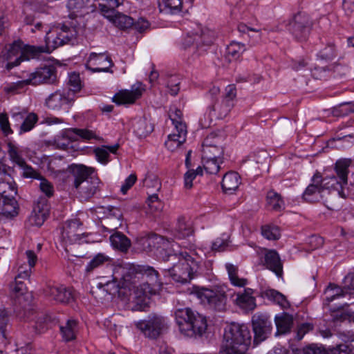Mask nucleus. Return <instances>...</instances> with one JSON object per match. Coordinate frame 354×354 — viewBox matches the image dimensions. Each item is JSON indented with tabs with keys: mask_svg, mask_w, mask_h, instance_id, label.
<instances>
[{
	"mask_svg": "<svg viewBox=\"0 0 354 354\" xmlns=\"http://www.w3.org/2000/svg\"><path fill=\"white\" fill-rule=\"evenodd\" d=\"M160 285L157 270L150 266H140L136 273L128 271L123 274L119 283L116 278L113 282H106L104 285L109 294H114L120 288L133 291L137 297L147 296L153 294L156 288Z\"/></svg>",
	"mask_w": 354,
	"mask_h": 354,
	"instance_id": "1",
	"label": "nucleus"
},
{
	"mask_svg": "<svg viewBox=\"0 0 354 354\" xmlns=\"http://www.w3.org/2000/svg\"><path fill=\"white\" fill-rule=\"evenodd\" d=\"M250 343L251 335L248 326L233 324L225 331L219 354H247Z\"/></svg>",
	"mask_w": 354,
	"mask_h": 354,
	"instance_id": "2",
	"label": "nucleus"
},
{
	"mask_svg": "<svg viewBox=\"0 0 354 354\" xmlns=\"http://www.w3.org/2000/svg\"><path fill=\"white\" fill-rule=\"evenodd\" d=\"M70 170L73 178V187L82 199L91 198L100 189V181L93 175V168L73 164L70 166Z\"/></svg>",
	"mask_w": 354,
	"mask_h": 354,
	"instance_id": "3",
	"label": "nucleus"
},
{
	"mask_svg": "<svg viewBox=\"0 0 354 354\" xmlns=\"http://www.w3.org/2000/svg\"><path fill=\"white\" fill-rule=\"evenodd\" d=\"M176 260L178 261L168 270L170 277L177 283H189L198 271V263L186 252H180Z\"/></svg>",
	"mask_w": 354,
	"mask_h": 354,
	"instance_id": "4",
	"label": "nucleus"
},
{
	"mask_svg": "<svg viewBox=\"0 0 354 354\" xmlns=\"http://www.w3.org/2000/svg\"><path fill=\"white\" fill-rule=\"evenodd\" d=\"M350 165L351 160L348 159L339 160L335 165V175L322 177V184L326 194H329L330 190H333L337 192L336 194L339 196L346 198L344 187L347 185Z\"/></svg>",
	"mask_w": 354,
	"mask_h": 354,
	"instance_id": "5",
	"label": "nucleus"
},
{
	"mask_svg": "<svg viewBox=\"0 0 354 354\" xmlns=\"http://www.w3.org/2000/svg\"><path fill=\"white\" fill-rule=\"evenodd\" d=\"M193 294L207 308L223 312L227 308V297L224 287L213 286L210 288L196 287Z\"/></svg>",
	"mask_w": 354,
	"mask_h": 354,
	"instance_id": "6",
	"label": "nucleus"
},
{
	"mask_svg": "<svg viewBox=\"0 0 354 354\" xmlns=\"http://www.w3.org/2000/svg\"><path fill=\"white\" fill-rule=\"evenodd\" d=\"M215 39L214 31L200 26L194 32H188L183 39L182 48L193 54L201 55Z\"/></svg>",
	"mask_w": 354,
	"mask_h": 354,
	"instance_id": "7",
	"label": "nucleus"
},
{
	"mask_svg": "<svg viewBox=\"0 0 354 354\" xmlns=\"http://www.w3.org/2000/svg\"><path fill=\"white\" fill-rule=\"evenodd\" d=\"M174 129L172 133L167 136L165 142V147L171 151L178 149L185 141L187 138V126L182 120V112L176 109L169 115Z\"/></svg>",
	"mask_w": 354,
	"mask_h": 354,
	"instance_id": "8",
	"label": "nucleus"
},
{
	"mask_svg": "<svg viewBox=\"0 0 354 354\" xmlns=\"http://www.w3.org/2000/svg\"><path fill=\"white\" fill-rule=\"evenodd\" d=\"M135 326L145 337L156 339L167 328V323L165 317L152 314L147 319L136 322Z\"/></svg>",
	"mask_w": 354,
	"mask_h": 354,
	"instance_id": "9",
	"label": "nucleus"
},
{
	"mask_svg": "<svg viewBox=\"0 0 354 354\" xmlns=\"http://www.w3.org/2000/svg\"><path fill=\"white\" fill-rule=\"evenodd\" d=\"M75 101L72 92L61 88L48 95L45 99L44 105L52 111H68Z\"/></svg>",
	"mask_w": 354,
	"mask_h": 354,
	"instance_id": "10",
	"label": "nucleus"
},
{
	"mask_svg": "<svg viewBox=\"0 0 354 354\" xmlns=\"http://www.w3.org/2000/svg\"><path fill=\"white\" fill-rule=\"evenodd\" d=\"M22 49L23 43L21 41H15L8 48H4L0 54V62L2 66L10 71L19 66L25 59ZM28 59L26 58V59Z\"/></svg>",
	"mask_w": 354,
	"mask_h": 354,
	"instance_id": "11",
	"label": "nucleus"
},
{
	"mask_svg": "<svg viewBox=\"0 0 354 354\" xmlns=\"http://www.w3.org/2000/svg\"><path fill=\"white\" fill-rule=\"evenodd\" d=\"M64 39L57 37L53 28L49 30L46 35V46H28L25 48V52L29 54L32 57H35L42 53H50L58 47L64 45Z\"/></svg>",
	"mask_w": 354,
	"mask_h": 354,
	"instance_id": "12",
	"label": "nucleus"
},
{
	"mask_svg": "<svg viewBox=\"0 0 354 354\" xmlns=\"http://www.w3.org/2000/svg\"><path fill=\"white\" fill-rule=\"evenodd\" d=\"M57 80V69L53 65H45L37 68L30 73L28 79L22 82L26 85H37L40 84H53Z\"/></svg>",
	"mask_w": 354,
	"mask_h": 354,
	"instance_id": "13",
	"label": "nucleus"
},
{
	"mask_svg": "<svg viewBox=\"0 0 354 354\" xmlns=\"http://www.w3.org/2000/svg\"><path fill=\"white\" fill-rule=\"evenodd\" d=\"M222 137L212 133L204 140L202 146V159L223 158Z\"/></svg>",
	"mask_w": 354,
	"mask_h": 354,
	"instance_id": "14",
	"label": "nucleus"
},
{
	"mask_svg": "<svg viewBox=\"0 0 354 354\" xmlns=\"http://www.w3.org/2000/svg\"><path fill=\"white\" fill-rule=\"evenodd\" d=\"M82 223L79 219L68 221L62 233L63 239L70 244H82L86 242L85 237L87 236L82 230Z\"/></svg>",
	"mask_w": 354,
	"mask_h": 354,
	"instance_id": "15",
	"label": "nucleus"
},
{
	"mask_svg": "<svg viewBox=\"0 0 354 354\" xmlns=\"http://www.w3.org/2000/svg\"><path fill=\"white\" fill-rule=\"evenodd\" d=\"M326 192L322 184V175L316 172L311 178V183L306 188L303 193L302 198L309 203H316L321 201L327 203L324 198Z\"/></svg>",
	"mask_w": 354,
	"mask_h": 354,
	"instance_id": "16",
	"label": "nucleus"
},
{
	"mask_svg": "<svg viewBox=\"0 0 354 354\" xmlns=\"http://www.w3.org/2000/svg\"><path fill=\"white\" fill-rule=\"evenodd\" d=\"M113 65V62L107 53H91L86 64V68L93 73L106 72L113 73L111 68Z\"/></svg>",
	"mask_w": 354,
	"mask_h": 354,
	"instance_id": "17",
	"label": "nucleus"
},
{
	"mask_svg": "<svg viewBox=\"0 0 354 354\" xmlns=\"http://www.w3.org/2000/svg\"><path fill=\"white\" fill-rule=\"evenodd\" d=\"M252 326L254 333V343H259L265 340L271 333L272 322L266 315L255 314L252 317Z\"/></svg>",
	"mask_w": 354,
	"mask_h": 354,
	"instance_id": "18",
	"label": "nucleus"
},
{
	"mask_svg": "<svg viewBox=\"0 0 354 354\" xmlns=\"http://www.w3.org/2000/svg\"><path fill=\"white\" fill-rule=\"evenodd\" d=\"M311 29V21L308 15L298 13L290 24L292 35L299 41L306 40Z\"/></svg>",
	"mask_w": 354,
	"mask_h": 354,
	"instance_id": "19",
	"label": "nucleus"
},
{
	"mask_svg": "<svg viewBox=\"0 0 354 354\" xmlns=\"http://www.w3.org/2000/svg\"><path fill=\"white\" fill-rule=\"evenodd\" d=\"M57 37L64 39V44H70L74 45L77 42L80 28L77 27L73 21H66L61 26L53 28Z\"/></svg>",
	"mask_w": 354,
	"mask_h": 354,
	"instance_id": "20",
	"label": "nucleus"
},
{
	"mask_svg": "<svg viewBox=\"0 0 354 354\" xmlns=\"http://www.w3.org/2000/svg\"><path fill=\"white\" fill-rule=\"evenodd\" d=\"M143 88L140 84L133 85L131 90H122L113 97V101L117 104H133L140 98Z\"/></svg>",
	"mask_w": 354,
	"mask_h": 354,
	"instance_id": "21",
	"label": "nucleus"
},
{
	"mask_svg": "<svg viewBox=\"0 0 354 354\" xmlns=\"http://www.w3.org/2000/svg\"><path fill=\"white\" fill-rule=\"evenodd\" d=\"M196 311L189 308H179L175 311V319L180 332L185 335L190 332V324Z\"/></svg>",
	"mask_w": 354,
	"mask_h": 354,
	"instance_id": "22",
	"label": "nucleus"
},
{
	"mask_svg": "<svg viewBox=\"0 0 354 354\" xmlns=\"http://www.w3.org/2000/svg\"><path fill=\"white\" fill-rule=\"evenodd\" d=\"M17 187L12 178L4 169L0 168V196L2 198L15 197Z\"/></svg>",
	"mask_w": 354,
	"mask_h": 354,
	"instance_id": "23",
	"label": "nucleus"
},
{
	"mask_svg": "<svg viewBox=\"0 0 354 354\" xmlns=\"http://www.w3.org/2000/svg\"><path fill=\"white\" fill-rule=\"evenodd\" d=\"M190 332L186 333L187 337H201L207 328V322L206 317L196 311L193 315L192 321L190 324Z\"/></svg>",
	"mask_w": 354,
	"mask_h": 354,
	"instance_id": "24",
	"label": "nucleus"
},
{
	"mask_svg": "<svg viewBox=\"0 0 354 354\" xmlns=\"http://www.w3.org/2000/svg\"><path fill=\"white\" fill-rule=\"evenodd\" d=\"M264 265L274 272L277 276L281 277L283 274V265L279 254L273 250H268L264 256Z\"/></svg>",
	"mask_w": 354,
	"mask_h": 354,
	"instance_id": "25",
	"label": "nucleus"
},
{
	"mask_svg": "<svg viewBox=\"0 0 354 354\" xmlns=\"http://www.w3.org/2000/svg\"><path fill=\"white\" fill-rule=\"evenodd\" d=\"M241 184V177L237 172L229 171L226 173L222 179L221 186L226 194H232Z\"/></svg>",
	"mask_w": 354,
	"mask_h": 354,
	"instance_id": "26",
	"label": "nucleus"
},
{
	"mask_svg": "<svg viewBox=\"0 0 354 354\" xmlns=\"http://www.w3.org/2000/svg\"><path fill=\"white\" fill-rule=\"evenodd\" d=\"M48 295L53 299L60 303H68L73 298L71 290L64 286L49 287Z\"/></svg>",
	"mask_w": 354,
	"mask_h": 354,
	"instance_id": "27",
	"label": "nucleus"
},
{
	"mask_svg": "<svg viewBox=\"0 0 354 354\" xmlns=\"http://www.w3.org/2000/svg\"><path fill=\"white\" fill-rule=\"evenodd\" d=\"M165 240L162 236L150 234L140 237L138 241L143 250L146 251L157 250L158 246L161 245Z\"/></svg>",
	"mask_w": 354,
	"mask_h": 354,
	"instance_id": "28",
	"label": "nucleus"
},
{
	"mask_svg": "<svg viewBox=\"0 0 354 354\" xmlns=\"http://www.w3.org/2000/svg\"><path fill=\"white\" fill-rule=\"evenodd\" d=\"M28 265H21L18 268L19 278L28 279L30 276L32 268L35 267L37 261V257L32 250L26 252Z\"/></svg>",
	"mask_w": 354,
	"mask_h": 354,
	"instance_id": "29",
	"label": "nucleus"
},
{
	"mask_svg": "<svg viewBox=\"0 0 354 354\" xmlns=\"http://www.w3.org/2000/svg\"><path fill=\"white\" fill-rule=\"evenodd\" d=\"M251 289H245L243 293H238L235 299L236 304L240 308L245 310H252L254 308L255 299L252 295Z\"/></svg>",
	"mask_w": 354,
	"mask_h": 354,
	"instance_id": "30",
	"label": "nucleus"
},
{
	"mask_svg": "<svg viewBox=\"0 0 354 354\" xmlns=\"http://www.w3.org/2000/svg\"><path fill=\"white\" fill-rule=\"evenodd\" d=\"M277 334H285L290 332L293 324V317L286 313L277 315L274 317Z\"/></svg>",
	"mask_w": 354,
	"mask_h": 354,
	"instance_id": "31",
	"label": "nucleus"
},
{
	"mask_svg": "<svg viewBox=\"0 0 354 354\" xmlns=\"http://www.w3.org/2000/svg\"><path fill=\"white\" fill-rule=\"evenodd\" d=\"M0 214L6 218H12L17 214L15 197L0 198Z\"/></svg>",
	"mask_w": 354,
	"mask_h": 354,
	"instance_id": "32",
	"label": "nucleus"
},
{
	"mask_svg": "<svg viewBox=\"0 0 354 354\" xmlns=\"http://www.w3.org/2000/svg\"><path fill=\"white\" fill-rule=\"evenodd\" d=\"M89 0H68L66 8L71 17L82 16L87 12V6Z\"/></svg>",
	"mask_w": 354,
	"mask_h": 354,
	"instance_id": "33",
	"label": "nucleus"
},
{
	"mask_svg": "<svg viewBox=\"0 0 354 354\" xmlns=\"http://www.w3.org/2000/svg\"><path fill=\"white\" fill-rule=\"evenodd\" d=\"M182 0H159L158 8L160 12L176 14L181 11Z\"/></svg>",
	"mask_w": 354,
	"mask_h": 354,
	"instance_id": "34",
	"label": "nucleus"
},
{
	"mask_svg": "<svg viewBox=\"0 0 354 354\" xmlns=\"http://www.w3.org/2000/svg\"><path fill=\"white\" fill-rule=\"evenodd\" d=\"M111 245L122 252H126L131 246L130 239L124 234L115 232L110 236Z\"/></svg>",
	"mask_w": 354,
	"mask_h": 354,
	"instance_id": "35",
	"label": "nucleus"
},
{
	"mask_svg": "<svg viewBox=\"0 0 354 354\" xmlns=\"http://www.w3.org/2000/svg\"><path fill=\"white\" fill-rule=\"evenodd\" d=\"M119 148V145L116 144L111 146H102L94 149V153L98 162L106 165L109 162V153H116Z\"/></svg>",
	"mask_w": 354,
	"mask_h": 354,
	"instance_id": "36",
	"label": "nucleus"
},
{
	"mask_svg": "<svg viewBox=\"0 0 354 354\" xmlns=\"http://www.w3.org/2000/svg\"><path fill=\"white\" fill-rule=\"evenodd\" d=\"M266 203L269 207L276 212H281L285 208V203L281 196L272 189L267 193Z\"/></svg>",
	"mask_w": 354,
	"mask_h": 354,
	"instance_id": "37",
	"label": "nucleus"
},
{
	"mask_svg": "<svg viewBox=\"0 0 354 354\" xmlns=\"http://www.w3.org/2000/svg\"><path fill=\"white\" fill-rule=\"evenodd\" d=\"M155 254L159 259L163 261H172L174 262L178 257V254L172 252L170 243L167 241H165L161 245L158 246Z\"/></svg>",
	"mask_w": 354,
	"mask_h": 354,
	"instance_id": "38",
	"label": "nucleus"
},
{
	"mask_svg": "<svg viewBox=\"0 0 354 354\" xmlns=\"http://www.w3.org/2000/svg\"><path fill=\"white\" fill-rule=\"evenodd\" d=\"M110 21L121 29H128L129 28H133L134 20L129 16L123 15L117 12L115 10L114 15L112 17H106Z\"/></svg>",
	"mask_w": 354,
	"mask_h": 354,
	"instance_id": "39",
	"label": "nucleus"
},
{
	"mask_svg": "<svg viewBox=\"0 0 354 354\" xmlns=\"http://www.w3.org/2000/svg\"><path fill=\"white\" fill-rule=\"evenodd\" d=\"M193 233L192 226L190 222L185 218H179L175 228V236L178 239H185Z\"/></svg>",
	"mask_w": 354,
	"mask_h": 354,
	"instance_id": "40",
	"label": "nucleus"
},
{
	"mask_svg": "<svg viewBox=\"0 0 354 354\" xmlns=\"http://www.w3.org/2000/svg\"><path fill=\"white\" fill-rule=\"evenodd\" d=\"M8 153L10 161L17 166H24L25 159L23 157L22 150L12 142L8 143Z\"/></svg>",
	"mask_w": 354,
	"mask_h": 354,
	"instance_id": "41",
	"label": "nucleus"
},
{
	"mask_svg": "<svg viewBox=\"0 0 354 354\" xmlns=\"http://www.w3.org/2000/svg\"><path fill=\"white\" fill-rule=\"evenodd\" d=\"M225 268L227 271L229 279L233 286L244 287L247 284L248 280L246 279L239 277V269L236 266L227 263L225 264Z\"/></svg>",
	"mask_w": 354,
	"mask_h": 354,
	"instance_id": "42",
	"label": "nucleus"
},
{
	"mask_svg": "<svg viewBox=\"0 0 354 354\" xmlns=\"http://www.w3.org/2000/svg\"><path fill=\"white\" fill-rule=\"evenodd\" d=\"M326 300L328 302L333 301L337 299L344 297L348 295L344 286L341 288L334 284H330L325 290Z\"/></svg>",
	"mask_w": 354,
	"mask_h": 354,
	"instance_id": "43",
	"label": "nucleus"
},
{
	"mask_svg": "<svg viewBox=\"0 0 354 354\" xmlns=\"http://www.w3.org/2000/svg\"><path fill=\"white\" fill-rule=\"evenodd\" d=\"M266 297L268 299L275 302L283 309H287L290 307V304L286 297L281 292L269 289L264 292Z\"/></svg>",
	"mask_w": 354,
	"mask_h": 354,
	"instance_id": "44",
	"label": "nucleus"
},
{
	"mask_svg": "<svg viewBox=\"0 0 354 354\" xmlns=\"http://www.w3.org/2000/svg\"><path fill=\"white\" fill-rule=\"evenodd\" d=\"M67 86L68 88H63V89L72 92L74 100H75L77 97V93H79L82 88L80 75L76 73H71L68 75Z\"/></svg>",
	"mask_w": 354,
	"mask_h": 354,
	"instance_id": "45",
	"label": "nucleus"
},
{
	"mask_svg": "<svg viewBox=\"0 0 354 354\" xmlns=\"http://www.w3.org/2000/svg\"><path fill=\"white\" fill-rule=\"evenodd\" d=\"M77 323L75 319H68L64 326L60 327L63 338L66 341H71L75 338V332Z\"/></svg>",
	"mask_w": 354,
	"mask_h": 354,
	"instance_id": "46",
	"label": "nucleus"
},
{
	"mask_svg": "<svg viewBox=\"0 0 354 354\" xmlns=\"http://www.w3.org/2000/svg\"><path fill=\"white\" fill-rule=\"evenodd\" d=\"M38 121V116L35 113H28V111L25 114L23 122L20 125L19 134L28 132L31 131L35 124Z\"/></svg>",
	"mask_w": 354,
	"mask_h": 354,
	"instance_id": "47",
	"label": "nucleus"
},
{
	"mask_svg": "<svg viewBox=\"0 0 354 354\" xmlns=\"http://www.w3.org/2000/svg\"><path fill=\"white\" fill-rule=\"evenodd\" d=\"M110 261L109 257L103 253L97 254L86 265L85 271L87 273L91 272L95 269L104 265L106 262Z\"/></svg>",
	"mask_w": 354,
	"mask_h": 354,
	"instance_id": "48",
	"label": "nucleus"
},
{
	"mask_svg": "<svg viewBox=\"0 0 354 354\" xmlns=\"http://www.w3.org/2000/svg\"><path fill=\"white\" fill-rule=\"evenodd\" d=\"M245 50L244 44L236 41H232L227 47V55L230 59L236 60L240 57Z\"/></svg>",
	"mask_w": 354,
	"mask_h": 354,
	"instance_id": "49",
	"label": "nucleus"
},
{
	"mask_svg": "<svg viewBox=\"0 0 354 354\" xmlns=\"http://www.w3.org/2000/svg\"><path fill=\"white\" fill-rule=\"evenodd\" d=\"M134 133L139 137H146L152 131V128L144 119H139L133 124Z\"/></svg>",
	"mask_w": 354,
	"mask_h": 354,
	"instance_id": "50",
	"label": "nucleus"
},
{
	"mask_svg": "<svg viewBox=\"0 0 354 354\" xmlns=\"http://www.w3.org/2000/svg\"><path fill=\"white\" fill-rule=\"evenodd\" d=\"M46 213L41 210L38 205L33 209L29 217V221L31 225L41 226L46 219Z\"/></svg>",
	"mask_w": 354,
	"mask_h": 354,
	"instance_id": "51",
	"label": "nucleus"
},
{
	"mask_svg": "<svg viewBox=\"0 0 354 354\" xmlns=\"http://www.w3.org/2000/svg\"><path fill=\"white\" fill-rule=\"evenodd\" d=\"M351 113H354V104L351 102L342 103L332 110V114L335 117H344Z\"/></svg>",
	"mask_w": 354,
	"mask_h": 354,
	"instance_id": "52",
	"label": "nucleus"
},
{
	"mask_svg": "<svg viewBox=\"0 0 354 354\" xmlns=\"http://www.w3.org/2000/svg\"><path fill=\"white\" fill-rule=\"evenodd\" d=\"M222 158L215 159H202L203 167L207 173L209 174H216L220 170V163L222 162Z\"/></svg>",
	"mask_w": 354,
	"mask_h": 354,
	"instance_id": "53",
	"label": "nucleus"
},
{
	"mask_svg": "<svg viewBox=\"0 0 354 354\" xmlns=\"http://www.w3.org/2000/svg\"><path fill=\"white\" fill-rule=\"evenodd\" d=\"M262 235L268 240H277L280 238V230L275 225H265L261 228Z\"/></svg>",
	"mask_w": 354,
	"mask_h": 354,
	"instance_id": "54",
	"label": "nucleus"
},
{
	"mask_svg": "<svg viewBox=\"0 0 354 354\" xmlns=\"http://www.w3.org/2000/svg\"><path fill=\"white\" fill-rule=\"evenodd\" d=\"M234 102L222 100L221 104H214L212 109L215 111H218L220 117L226 116L234 106Z\"/></svg>",
	"mask_w": 354,
	"mask_h": 354,
	"instance_id": "55",
	"label": "nucleus"
},
{
	"mask_svg": "<svg viewBox=\"0 0 354 354\" xmlns=\"http://www.w3.org/2000/svg\"><path fill=\"white\" fill-rule=\"evenodd\" d=\"M318 57L324 60H332L336 57V48L333 44H329L318 53Z\"/></svg>",
	"mask_w": 354,
	"mask_h": 354,
	"instance_id": "56",
	"label": "nucleus"
},
{
	"mask_svg": "<svg viewBox=\"0 0 354 354\" xmlns=\"http://www.w3.org/2000/svg\"><path fill=\"white\" fill-rule=\"evenodd\" d=\"M26 112L25 109L19 110V109H15L10 111L12 121L15 123L14 127L20 129Z\"/></svg>",
	"mask_w": 354,
	"mask_h": 354,
	"instance_id": "57",
	"label": "nucleus"
},
{
	"mask_svg": "<svg viewBox=\"0 0 354 354\" xmlns=\"http://www.w3.org/2000/svg\"><path fill=\"white\" fill-rule=\"evenodd\" d=\"M180 80L176 75H171L169 77L167 82L168 92L170 95L175 96L176 95L180 90Z\"/></svg>",
	"mask_w": 354,
	"mask_h": 354,
	"instance_id": "58",
	"label": "nucleus"
},
{
	"mask_svg": "<svg viewBox=\"0 0 354 354\" xmlns=\"http://www.w3.org/2000/svg\"><path fill=\"white\" fill-rule=\"evenodd\" d=\"M345 353L347 354H354V339L348 341L345 344H339L334 349L333 353Z\"/></svg>",
	"mask_w": 354,
	"mask_h": 354,
	"instance_id": "59",
	"label": "nucleus"
},
{
	"mask_svg": "<svg viewBox=\"0 0 354 354\" xmlns=\"http://www.w3.org/2000/svg\"><path fill=\"white\" fill-rule=\"evenodd\" d=\"M76 130L77 129H68L60 134L69 146L72 142L78 140V134Z\"/></svg>",
	"mask_w": 354,
	"mask_h": 354,
	"instance_id": "60",
	"label": "nucleus"
},
{
	"mask_svg": "<svg viewBox=\"0 0 354 354\" xmlns=\"http://www.w3.org/2000/svg\"><path fill=\"white\" fill-rule=\"evenodd\" d=\"M76 130L77 129H68L60 134L69 146L72 142L78 140V134Z\"/></svg>",
	"mask_w": 354,
	"mask_h": 354,
	"instance_id": "61",
	"label": "nucleus"
},
{
	"mask_svg": "<svg viewBox=\"0 0 354 354\" xmlns=\"http://www.w3.org/2000/svg\"><path fill=\"white\" fill-rule=\"evenodd\" d=\"M76 131L78 134V138H81L84 140H89L91 139H95L100 140L101 138L96 134L95 131L91 130H88L86 129H77Z\"/></svg>",
	"mask_w": 354,
	"mask_h": 354,
	"instance_id": "62",
	"label": "nucleus"
},
{
	"mask_svg": "<svg viewBox=\"0 0 354 354\" xmlns=\"http://www.w3.org/2000/svg\"><path fill=\"white\" fill-rule=\"evenodd\" d=\"M343 285L348 295H351L354 294V273H348L344 277Z\"/></svg>",
	"mask_w": 354,
	"mask_h": 354,
	"instance_id": "63",
	"label": "nucleus"
},
{
	"mask_svg": "<svg viewBox=\"0 0 354 354\" xmlns=\"http://www.w3.org/2000/svg\"><path fill=\"white\" fill-rule=\"evenodd\" d=\"M228 241L227 239L217 238L212 245V250L216 252L224 251L228 247Z\"/></svg>",
	"mask_w": 354,
	"mask_h": 354,
	"instance_id": "64",
	"label": "nucleus"
}]
</instances>
